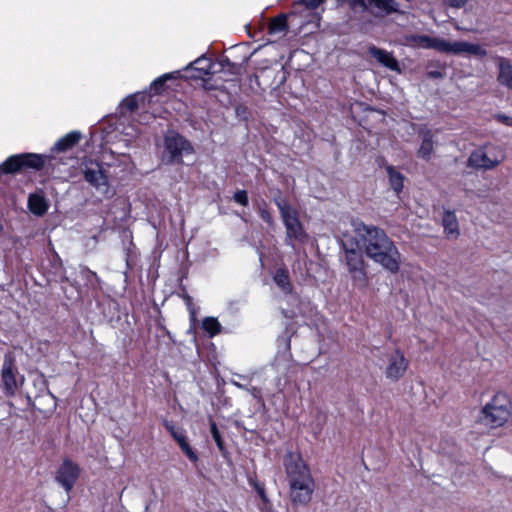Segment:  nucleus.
<instances>
[{
  "label": "nucleus",
  "instance_id": "nucleus-1",
  "mask_svg": "<svg viewBox=\"0 0 512 512\" xmlns=\"http://www.w3.org/2000/svg\"><path fill=\"white\" fill-rule=\"evenodd\" d=\"M352 225L358 237L356 241L359 245L361 244L366 256L384 270L392 274L398 273L401 254L386 232L377 226L366 225L362 221H353Z\"/></svg>",
  "mask_w": 512,
  "mask_h": 512
},
{
  "label": "nucleus",
  "instance_id": "nucleus-2",
  "mask_svg": "<svg viewBox=\"0 0 512 512\" xmlns=\"http://www.w3.org/2000/svg\"><path fill=\"white\" fill-rule=\"evenodd\" d=\"M284 466L292 504L307 505L315 490V481L309 467L299 455L293 453H288L284 457Z\"/></svg>",
  "mask_w": 512,
  "mask_h": 512
},
{
  "label": "nucleus",
  "instance_id": "nucleus-3",
  "mask_svg": "<svg viewBox=\"0 0 512 512\" xmlns=\"http://www.w3.org/2000/svg\"><path fill=\"white\" fill-rule=\"evenodd\" d=\"M344 250V263L352 280L353 286L365 289L368 285V274L363 253L359 249V243L353 238L342 241Z\"/></svg>",
  "mask_w": 512,
  "mask_h": 512
},
{
  "label": "nucleus",
  "instance_id": "nucleus-4",
  "mask_svg": "<svg viewBox=\"0 0 512 512\" xmlns=\"http://www.w3.org/2000/svg\"><path fill=\"white\" fill-rule=\"evenodd\" d=\"M512 415V401L505 393L498 392L481 409L479 420L490 428L503 426Z\"/></svg>",
  "mask_w": 512,
  "mask_h": 512
},
{
  "label": "nucleus",
  "instance_id": "nucleus-5",
  "mask_svg": "<svg viewBox=\"0 0 512 512\" xmlns=\"http://www.w3.org/2000/svg\"><path fill=\"white\" fill-rule=\"evenodd\" d=\"M275 204L279 209L286 229V245L295 248L296 243H304L307 240L308 235L299 220L297 211L293 209L286 200L281 198L275 199Z\"/></svg>",
  "mask_w": 512,
  "mask_h": 512
},
{
  "label": "nucleus",
  "instance_id": "nucleus-6",
  "mask_svg": "<svg viewBox=\"0 0 512 512\" xmlns=\"http://www.w3.org/2000/svg\"><path fill=\"white\" fill-rule=\"evenodd\" d=\"M193 153L191 143L177 132H169L164 138L162 161L165 164H180L184 155Z\"/></svg>",
  "mask_w": 512,
  "mask_h": 512
},
{
  "label": "nucleus",
  "instance_id": "nucleus-7",
  "mask_svg": "<svg viewBox=\"0 0 512 512\" xmlns=\"http://www.w3.org/2000/svg\"><path fill=\"white\" fill-rule=\"evenodd\" d=\"M49 156L25 153L8 157L0 166L4 173H15L22 169L41 170Z\"/></svg>",
  "mask_w": 512,
  "mask_h": 512
},
{
  "label": "nucleus",
  "instance_id": "nucleus-8",
  "mask_svg": "<svg viewBox=\"0 0 512 512\" xmlns=\"http://www.w3.org/2000/svg\"><path fill=\"white\" fill-rule=\"evenodd\" d=\"M409 361L400 349H395L387 357L384 375L393 382L399 381L406 373Z\"/></svg>",
  "mask_w": 512,
  "mask_h": 512
},
{
  "label": "nucleus",
  "instance_id": "nucleus-9",
  "mask_svg": "<svg viewBox=\"0 0 512 512\" xmlns=\"http://www.w3.org/2000/svg\"><path fill=\"white\" fill-rule=\"evenodd\" d=\"M83 176L86 182L93 186L98 191H107L108 189V177L102 167V164L88 160L84 163Z\"/></svg>",
  "mask_w": 512,
  "mask_h": 512
},
{
  "label": "nucleus",
  "instance_id": "nucleus-10",
  "mask_svg": "<svg viewBox=\"0 0 512 512\" xmlns=\"http://www.w3.org/2000/svg\"><path fill=\"white\" fill-rule=\"evenodd\" d=\"M79 475L80 467L71 459H64L56 472L55 479L67 493H70Z\"/></svg>",
  "mask_w": 512,
  "mask_h": 512
},
{
  "label": "nucleus",
  "instance_id": "nucleus-11",
  "mask_svg": "<svg viewBox=\"0 0 512 512\" xmlns=\"http://www.w3.org/2000/svg\"><path fill=\"white\" fill-rule=\"evenodd\" d=\"M368 52L378 63L387 69L399 74L402 72L398 60L391 52L376 46H370Z\"/></svg>",
  "mask_w": 512,
  "mask_h": 512
},
{
  "label": "nucleus",
  "instance_id": "nucleus-12",
  "mask_svg": "<svg viewBox=\"0 0 512 512\" xmlns=\"http://www.w3.org/2000/svg\"><path fill=\"white\" fill-rule=\"evenodd\" d=\"M1 379L6 395L13 396L17 389L13 360L6 356L2 365Z\"/></svg>",
  "mask_w": 512,
  "mask_h": 512
},
{
  "label": "nucleus",
  "instance_id": "nucleus-13",
  "mask_svg": "<svg viewBox=\"0 0 512 512\" xmlns=\"http://www.w3.org/2000/svg\"><path fill=\"white\" fill-rule=\"evenodd\" d=\"M500 163L498 159H492L484 149H477L468 158V166L476 169L490 170Z\"/></svg>",
  "mask_w": 512,
  "mask_h": 512
},
{
  "label": "nucleus",
  "instance_id": "nucleus-14",
  "mask_svg": "<svg viewBox=\"0 0 512 512\" xmlns=\"http://www.w3.org/2000/svg\"><path fill=\"white\" fill-rule=\"evenodd\" d=\"M421 41L425 48L434 49L438 52L454 54L455 42H449L443 38L423 36Z\"/></svg>",
  "mask_w": 512,
  "mask_h": 512
},
{
  "label": "nucleus",
  "instance_id": "nucleus-15",
  "mask_svg": "<svg viewBox=\"0 0 512 512\" xmlns=\"http://www.w3.org/2000/svg\"><path fill=\"white\" fill-rule=\"evenodd\" d=\"M497 60L499 69L497 80L502 86L512 90V63L500 56L497 57Z\"/></svg>",
  "mask_w": 512,
  "mask_h": 512
},
{
  "label": "nucleus",
  "instance_id": "nucleus-16",
  "mask_svg": "<svg viewBox=\"0 0 512 512\" xmlns=\"http://www.w3.org/2000/svg\"><path fill=\"white\" fill-rule=\"evenodd\" d=\"M420 135L422 136V142L417 151V155L419 158L428 161L434 150L433 133L431 130L425 129L420 132Z\"/></svg>",
  "mask_w": 512,
  "mask_h": 512
},
{
  "label": "nucleus",
  "instance_id": "nucleus-17",
  "mask_svg": "<svg viewBox=\"0 0 512 512\" xmlns=\"http://www.w3.org/2000/svg\"><path fill=\"white\" fill-rule=\"evenodd\" d=\"M454 54H470L482 58L487 55V51L479 44L469 43L466 41H455Z\"/></svg>",
  "mask_w": 512,
  "mask_h": 512
},
{
  "label": "nucleus",
  "instance_id": "nucleus-18",
  "mask_svg": "<svg viewBox=\"0 0 512 512\" xmlns=\"http://www.w3.org/2000/svg\"><path fill=\"white\" fill-rule=\"evenodd\" d=\"M80 139H81L80 132L71 131L55 142V144L52 148V151H54V152L67 151V150L71 149L73 146H75L80 141Z\"/></svg>",
  "mask_w": 512,
  "mask_h": 512
},
{
  "label": "nucleus",
  "instance_id": "nucleus-19",
  "mask_svg": "<svg viewBox=\"0 0 512 512\" xmlns=\"http://www.w3.org/2000/svg\"><path fill=\"white\" fill-rule=\"evenodd\" d=\"M172 438L178 443L183 453L191 462L196 463L198 461V455L190 446L184 429H180L178 432H173Z\"/></svg>",
  "mask_w": 512,
  "mask_h": 512
},
{
  "label": "nucleus",
  "instance_id": "nucleus-20",
  "mask_svg": "<svg viewBox=\"0 0 512 512\" xmlns=\"http://www.w3.org/2000/svg\"><path fill=\"white\" fill-rule=\"evenodd\" d=\"M28 208L36 216L44 215L48 210V204L44 196L34 193L28 197Z\"/></svg>",
  "mask_w": 512,
  "mask_h": 512
},
{
  "label": "nucleus",
  "instance_id": "nucleus-21",
  "mask_svg": "<svg viewBox=\"0 0 512 512\" xmlns=\"http://www.w3.org/2000/svg\"><path fill=\"white\" fill-rule=\"evenodd\" d=\"M442 223L444 232L448 236L457 237L459 235L458 220L454 212L446 210L442 218Z\"/></svg>",
  "mask_w": 512,
  "mask_h": 512
},
{
  "label": "nucleus",
  "instance_id": "nucleus-22",
  "mask_svg": "<svg viewBox=\"0 0 512 512\" xmlns=\"http://www.w3.org/2000/svg\"><path fill=\"white\" fill-rule=\"evenodd\" d=\"M273 280L284 293L289 294L292 292V285L290 282L289 273L286 269H277L273 276Z\"/></svg>",
  "mask_w": 512,
  "mask_h": 512
},
{
  "label": "nucleus",
  "instance_id": "nucleus-23",
  "mask_svg": "<svg viewBox=\"0 0 512 512\" xmlns=\"http://www.w3.org/2000/svg\"><path fill=\"white\" fill-rule=\"evenodd\" d=\"M386 171L388 174L389 182L391 188L396 192L400 193L404 187V175L399 171L395 170V168L391 165L386 167Z\"/></svg>",
  "mask_w": 512,
  "mask_h": 512
},
{
  "label": "nucleus",
  "instance_id": "nucleus-24",
  "mask_svg": "<svg viewBox=\"0 0 512 512\" xmlns=\"http://www.w3.org/2000/svg\"><path fill=\"white\" fill-rule=\"evenodd\" d=\"M368 2L380 11V15H389L398 10L396 0H368Z\"/></svg>",
  "mask_w": 512,
  "mask_h": 512
},
{
  "label": "nucleus",
  "instance_id": "nucleus-25",
  "mask_svg": "<svg viewBox=\"0 0 512 512\" xmlns=\"http://www.w3.org/2000/svg\"><path fill=\"white\" fill-rule=\"evenodd\" d=\"M288 30L287 16L280 14L269 22L268 32L271 35L285 33Z\"/></svg>",
  "mask_w": 512,
  "mask_h": 512
},
{
  "label": "nucleus",
  "instance_id": "nucleus-26",
  "mask_svg": "<svg viewBox=\"0 0 512 512\" xmlns=\"http://www.w3.org/2000/svg\"><path fill=\"white\" fill-rule=\"evenodd\" d=\"M202 328L210 337H214L221 332V324L214 317H205L202 321Z\"/></svg>",
  "mask_w": 512,
  "mask_h": 512
},
{
  "label": "nucleus",
  "instance_id": "nucleus-27",
  "mask_svg": "<svg viewBox=\"0 0 512 512\" xmlns=\"http://www.w3.org/2000/svg\"><path fill=\"white\" fill-rule=\"evenodd\" d=\"M247 480H248L249 485L255 489V491L257 492L258 496L262 500V502L265 503V504L268 503L269 499H268V496H267L266 491H265L264 483L260 482L257 479L256 475H249Z\"/></svg>",
  "mask_w": 512,
  "mask_h": 512
},
{
  "label": "nucleus",
  "instance_id": "nucleus-28",
  "mask_svg": "<svg viewBox=\"0 0 512 512\" xmlns=\"http://www.w3.org/2000/svg\"><path fill=\"white\" fill-rule=\"evenodd\" d=\"M209 423H210V432H211V436L213 438V440L215 441L219 451L224 455L226 453V449H225V446H224V441L222 439V436L219 432V429L217 427V424L215 423V421L210 417L209 419Z\"/></svg>",
  "mask_w": 512,
  "mask_h": 512
},
{
  "label": "nucleus",
  "instance_id": "nucleus-29",
  "mask_svg": "<svg viewBox=\"0 0 512 512\" xmlns=\"http://www.w3.org/2000/svg\"><path fill=\"white\" fill-rule=\"evenodd\" d=\"M144 99V95H141L140 93L132 94L127 96L122 102V108L125 109L128 112H133L138 108L139 105V99Z\"/></svg>",
  "mask_w": 512,
  "mask_h": 512
},
{
  "label": "nucleus",
  "instance_id": "nucleus-30",
  "mask_svg": "<svg viewBox=\"0 0 512 512\" xmlns=\"http://www.w3.org/2000/svg\"><path fill=\"white\" fill-rule=\"evenodd\" d=\"M341 5H347L355 13H363L368 10L365 0H338Z\"/></svg>",
  "mask_w": 512,
  "mask_h": 512
},
{
  "label": "nucleus",
  "instance_id": "nucleus-31",
  "mask_svg": "<svg viewBox=\"0 0 512 512\" xmlns=\"http://www.w3.org/2000/svg\"><path fill=\"white\" fill-rule=\"evenodd\" d=\"M190 66L194 67L195 70H198L201 73V75H199L198 77L210 74L211 65L205 58L196 59L194 62L190 64Z\"/></svg>",
  "mask_w": 512,
  "mask_h": 512
},
{
  "label": "nucleus",
  "instance_id": "nucleus-32",
  "mask_svg": "<svg viewBox=\"0 0 512 512\" xmlns=\"http://www.w3.org/2000/svg\"><path fill=\"white\" fill-rule=\"evenodd\" d=\"M172 78V74H163L162 76L156 78L152 84H151V87L155 90V91H159L164 83L168 80V79H171Z\"/></svg>",
  "mask_w": 512,
  "mask_h": 512
},
{
  "label": "nucleus",
  "instance_id": "nucleus-33",
  "mask_svg": "<svg viewBox=\"0 0 512 512\" xmlns=\"http://www.w3.org/2000/svg\"><path fill=\"white\" fill-rule=\"evenodd\" d=\"M235 202H237L240 205L247 206L248 205V195L245 190H238L234 193L233 196Z\"/></svg>",
  "mask_w": 512,
  "mask_h": 512
},
{
  "label": "nucleus",
  "instance_id": "nucleus-34",
  "mask_svg": "<svg viewBox=\"0 0 512 512\" xmlns=\"http://www.w3.org/2000/svg\"><path fill=\"white\" fill-rule=\"evenodd\" d=\"M259 215L263 221L268 224H272L273 218L265 206L259 207Z\"/></svg>",
  "mask_w": 512,
  "mask_h": 512
},
{
  "label": "nucleus",
  "instance_id": "nucleus-35",
  "mask_svg": "<svg viewBox=\"0 0 512 512\" xmlns=\"http://www.w3.org/2000/svg\"><path fill=\"white\" fill-rule=\"evenodd\" d=\"M469 0H445V3L452 8H462Z\"/></svg>",
  "mask_w": 512,
  "mask_h": 512
},
{
  "label": "nucleus",
  "instance_id": "nucleus-36",
  "mask_svg": "<svg viewBox=\"0 0 512 512\" xmlns=\"http://www.w3.org/2000/svg\"><path fill=\"white\" fill-rule=\"evenodd\" d=\"M163 425L167 429V431H169L171 436L173 435V432H178L181 429V428L176 427V425L174 424L173 421H170L167 419L163 420Z\"/></svg>",
  "mask_w": 512,
  "mask_h": 512
},
{
  "label": "nucleus",
  "instance_id": "nucleus-37",
  "mask_svg": "<svg viewBox=\"0 0 512 512\" xmlns=\"http://www.w3.org/2000/svg\"><path fill=\"white\" fill-rule=\"evenodd\" d=\"M246 391L249 392L254 398H260V389L257 387H247Z\"/></svg>",
  "mask_w": 512,
  "mask_h": 512
},
{
  "label": "nucleus",
  "instance_id": "nucleus-38",
  "mask_svg": "<svg viewBox=\"0 0 512 512\" xmlns=\"http://www.w3.org/2000/svg\"><path fill=\"white\" fill-rule=\"evenodd\" d=\"M321 5V3H318V0H307L306 6L309 9H316Z\"/></svg>",
  "mask_w": 512,
  "mask_h": 512
},
{
  "label": "nucleus",
  "instance_id": "nucleus-39",
  "mask_svg": "<svg viewBox=\"0 0 512 512\" xmlns=\"http://www.w3.org/2000/svg\"><path fill=\"white\" fill-rule=\"evenodd\" d=\"M247 111V108L246 106H243V105H237L235 107V113L237 116H241L242 114H245Z\"/></svg>",
  "mask_w": 512,
  "mask_h": 512
},
{
  "label": "nucleus",
  "instance_id": "nucleus-40",
  "mask_svg": "<svg viewBox=\"0 0 512 512\" xmlns=\"http://www.w3.org/2000/svg\"><path fill=\"white\" fill-rule=\"evenodd\" d=\"M428 75H429L430 77H432V78H439V77H441V73H440V72H438V71H431V72H429V74H428Z\"/></svg>",
  "mask_w": 512,
  "mask_h": 512
},
{
  "label": "nucleus",
  "instance_id": "nucleus-41",
  "mask_svg": "<svg viewBox=\"0 0 512 512\" xmlns=\"http://www.w3.org/2000/svg\"><path fill=\"white\" fill-rule=\"evenodd\" d=\"M232 384H233L234 386H236L237 388H240V389H243V390H246V389H247V386L242 385V384H241V383H239V382L232 381Z\"/></svg>",
  "mask_w": 512,
  "mask_h": 512
},
{
  "label": "nucleus",
  "instance_id": "nucleus-42",
  "mask_svg": "<svg viewBox=\"0 0 512 512\" xmlns=\"http://www.w3.org/2000/svg\"><path fill=\"white\" fill-rule=\"evenodd\" d=\"M280 382H281V380H280V379H278V384H277V386H278L279 391H280V392H282V391H283V388H282V387H280Z\"/></svg>",
  "mask_w": 512,
  "mask_h": 512
},
{
  "label": "nucleus",
  "instance_id": "nucleus-43",
  "mask_svg": "<svg viewBox=\"0 0 512 512\" xmlns=\"http://www.w3.org/2000/svg\"><path fill=\"white\" fill-rule=\"evenodd\" d=\"M501 118H502V119H504L505 121L510 120V118H509V117H507V116H501Z\"/></svg>",
  "mask_w": 512,
  "mask_h": 512
},
{
  "label": "nucleus",
  "instance_id": "nucleus-44",
  "mask_svg": "<svg viewBox=\"0 0 512 512\" xmlns=\"http://www.w3.org/2000/svg\"><path fill=\"white\" fill-rule=\"evenodd\" d=\"M324 1H325V0H318V3H321V4H322Z\"/></svg>",
  "mask_w": 512,
  "mask_h": 512
},
{
  "label": "nucleus",
  "instance_id": "nucleus-45",
  "mask_svg": "<svg viewBox=\"0 0 512 512\" xmlns=\"http://www.w3.org/2000/svg\"><path fill=\"white\" fill-rule=\"evenodd\" d=\"M2 231V226L0 225V232Z\"/></svg>",
  "mask_w": 512,
  "mask_h": 512
}]
</instances>
